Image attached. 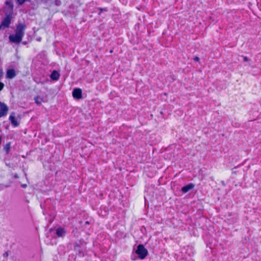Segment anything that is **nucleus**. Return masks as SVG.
I'll list each match as a JSON object with an SVG mask.
<instances>
[{
    "label": "nucleus",
    "mask_w": 261,
    "mask_h": 261,
    "mask_svg": "<svg viewBox=\"0 0 261 261\" xmlns=\"http://www.w3.org/2000/svg\"><path fill=\"white\" fill-rule=\"evenodd\" d=\"M5 5L7 9L5 12L6 17L2 20L0 25V30L5 29L9 27L13 14V5L12 4V1H6Z\"/></svg>",
    "instance_id": "obj_1"
},
{
    "label": "nucleus",
    "mask_w": 261,
    "mask_h": 261,
    "mask_svg": "<svg viewBox=\"0 0 261 261\" xmlns=\"http://www.w3.org/2000/svg\"><path fill=\"white\" fill-rule=\"evenodd\" d=\"M25 25L23 23H19L17 27L14 34L10 35L9 37L10 41L15 43H19L24 35Z\"/></svg>",
    "instance_id": "obj_2"
},
{
    "label": "nucleus",
    "mask_w": 261,
    "mask_h": 261,
    "mask_svg": "<svg viewBox=\"0 0 261 261\" xmlns=\"http://www.w3.org/2000/svg\"><path fill=\"white\" fill-rule=\"evenodd\" d=\"M136 253L138 254L139 258L143 259L147 256L148 251L143 245L140 244L137 247Z\"/></svg>",
    "instance_id": "obj_3"
},
{
    "label": "nucleus",
    "mask_w": 261,
    "mask_h": 261,
    "mask_svg": "<svg viewBox=\"0 0 261 261\" xmlns=\"http://www.w3.org/2000/svg\"><path fill=\"white\" fill-rule=\"evenodd\" d=\"M8 111V108L4 103L0 102V117L6 116Z\"/></svg>",
    "instance_id": "obj_4"
},
{
    "label": "nucleus",
    "mask_w": 261,
    "mask_h": 261,
    "mask_svg": "<svg viewBox=\"0 0 261 261\" xmlns=\"http://www.w3.org/2000/svg\"><path fill=\"white\" fill-rule=\"evenodd\" d=\"M16 75L15 70L14 69H8L6 71V77L8 79H12Z\"/></svg>",
    "instance_id": "obj_5"
},
{
    "label": "nucleus",
    "mask_w": 261,
    "mask_h": 261,
    "mask_svg": "<svg viewBox=\"0 0 261 261\" xmlns=\"http://www.w3.org/2000/svg\"><path fill=\"white\" fill-rule=\"evenodd\" d=\"M9 120L11 121L12 125L14 127H16L18 126L19 122L17 121L15 118V115L14 112L11 113L9 116Z\"/></svg>",
    "instance_id": "obj_6"
},
{
    "label": "nucleus",
    "mask_w": 261,
    "mask_h": 261,
    "mask_svg": "<svg viewBox=\"0 0 261 261\" xmlns=\"http://www.w3.org/2000/svg\"><path fill=\"white\" fill-rule=\"evenodd\" d=\"M82 92L81 89L76 88L72 91V96L74 98L80 99L82 97Z\"/></svg>",
    "instance_id": "obj_7"
},
{
    "label": "nucleus",
    "mask_w": 261,
    "mask_h": 261,
    "mask_svg": "<svg viewBox=\"0 0 261 261\" xmlns=\"http://www.w3.org/2000/svg\"><path fill=\"white\" fill-rule=\"evenodd\" d=\"M195 187V185L193 183H190L183 187H182L181 190L184 193H187L190 190L193 189Z\"/></svg>",
    "instance_id": "obj_8"
},
{
    "label": "nucleus",
    "mask_w": 261,
    "mask_h": 261,
    "mask_svg": "<svg viewBox=\"0 0 261 261\" xmlns=\"http://www.w3.org/2000/svg\"><path fill=\"white\" fill-rule=\"evenodd\" d=\"M56 234L58 237H62L65 235L66 233V231L64 228L62 227H58L56 229Z\"/></svg>",
    "instance_id": "obj_9"
},
{
    "label": "nucleus",
    "mask_w": 261,
    "mask_h": 261,
    "mask_svg": "<svg viewBox=\"0 0 261 261\" xmlns=\"http://www.w3.org/2000/svg\"><path fill=\"white\" fill-rule=\"evenodd\" d=\"M60 74L56 70L53 71L50 75V78L53 80H58L59 79Z\"/></svg>",
    "instance_id": "obj_10"
},
{
    "label": "nucleus",
    "mask_w": 261,
    "mask_h": 261,
    "mask_svg": "<svg viewBox=\"0 0 261 261\" xmlns=\"http://www.w3.org/2000/svg\"><path fill=\"white\" fill-rule=\"evenodd\" d=\"M34 100L36 103L38 105H41V102L43 101V98L40 96H37L35 97Z\"/></svg>",
    "instance_id": "obj_11"
},
{
    "label": "nucleus",
    "mask_w": 261,
    "mask_h": 261,
    "mask_svg": "<svg viewBox=\"0 0 261 261\" xmlns=\"http://www.w3.org/2000/svg\"><path fill=\"white\" fill-rule=\"evenodd\" d=\"M4 84L2 83V82H0V91H2L3 90V89L4 88Z\"/></svg>",
    "instance_id": "obj_12"
},
{
    "label": "nucleus",
    "mask_w": 261,
    "mask_h": 261,
    "mask_svg": "<svg viewBox=\"0 0 261 261\" xmlns=\"http://www.w3.org/2000/svg\"><path fill=\"white\" fill-rule=\"evenodd\" d=\"M243 61L244 62H247L249 61V59L247 57H243Z\"/></svg>",
    "instance_id": "obj_13"
},
{
    "label": "nucleus",
    "mask_w": 261,
    "mask_h": 261,
    "mask_svg": "<svg viewBox=\"0 0 261 261\" xmlns=\"http://www.w3.org/2000/svg\"><path fill=\"white\" fill-rule=\"evenodd\" d=\"M18 5H22L25 1H17Z\"/></svg>",
    "instance_id": "obj_14"
},
{
    "label": "nucleus",
    "mask_w": 261,
    "mask_h": 261,
    "mask_svg": "<svg viewBox=\"0 0 261 261\" xmlns=\"http://www.w3.org/2000/svg\"><path fill=\"white\" fill-rule=\"evenodd\" d=\"M107 11V8H103V9L100 8V12H99V14H100L102 11Z\"/></svg>",
    "instance_id": "obj_15"
},
{
    "label": "nucleus",
    "mask_w": 261,
    "mask_h": 261,
    "mask_svg": "<svg viewBox=\"0 0 261 261\" xmlns=\"http://www.w3.org/2000/svg\"><path fill=\"white\" fill-rule=\"evenodd\" d=\"M3 74V70L0 69V79L2 77Z\"/></svg>",
    "instance_id": "obj_16"
},
{
    "label": "nucleus",
    "mask_w": 261,
    "mask_h": 261,
    "mask_svg": "<svg viewBox=\"0 0 261 261\" xmlns=\"http://www.w3.org/2000/svg\"><path fill=\"white\" fill-rule=\"evenodd\" d=\"M194 60L195 61H198L199 60V58L198 57H195L194 58Z\"/></svg>",
    "instance_id": "obj_17"
},
{
    "label": "nucleus",
    "mask_w": 261,
    "mask_h": 261,
    "mask_svg": "<svg viewBox=\"0 0 261 261\" xmlns=\"http://www.w3.org/2000/svg\"><path fill=\"white\" fill-rule=\"evenodd\" d=\"M27 185H26V184H21V187L22 188H26V187H27Z\"/></svg>",
    "instance_id": "obj_18"
},
{
    "label": "nucleus",
    "mask_w": 261,
    "mask_h": 261,
    "mask_svg": "<svg viewBox=\"0 0 261 261\" xmlns=\"http://www.w3.org/2000/svg\"><path fill=\"white\" fill-rule=\"evenodd\" d=\"M257 2V5L258 6V7H259V5H261V1L260 2H258V1H256Z\"/></svg>",
    "instance_id": "obj_19"
},
{
    "label": "nucleus",
    "mask_w": 261,
    "mask_h": 261,
    "mask_svg": "<svg viewBox=\"0 0 261 261\" xmlns=\"http://www.w3.org/2000/svg\"><path fill=\"white\" fill-rule=\"evenodd\" d=\"M4 256H7L8 255V253L7 252H5L4 254Z\"/></svg>",
    "instance_id": "obj_20"
},
{
    "label": "nucleus",
    "mask_w": 261,
    "mask_h": 261,
    "mask_svg": "<svg viewBox=\"0 0 261 261\" xmlns=\"http://www.w3.org/2000/svg\"><path fill=\"white\" fill-rule=\"evenodd\" d=\"M6 150H7L9 149V148H8V147H6Z\"/></svg>",
    "instance_id": "obj_21"
},
{
    "label": "nucleus",
    "mask_w": 261,
    "mask_h": 261,
    "mask_svg": "<svg viewBox=\"0 0 261 261\" xmlns=\"http://www.w3.org/2000/svg\"><path fill=\"white\" fill-rule=\"evenodd\" d=\"M37 40H38V41H40V38H39V39H37Z\"/></svg>",
    "instance_id": "obj_22"
}]
</instances>
